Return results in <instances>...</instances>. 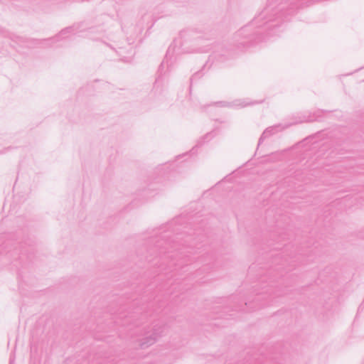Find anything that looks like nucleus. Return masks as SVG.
Segmentation results:
<instances>
[{
  "label": "nucleus",
  "mask_w": 364,
  "mask_h": 364,
  "mask_svg": "<svg viewBox=\"0 0 364 364\" xmlns=\"http://www.w3.org/2000/svg\"><path fill=\"white\" fill-rule=\"evenodd\" d=\"M173 223L159 228V232L150 239L149 245H153V247L148 250L149 256L159 253L161 260L160 267L164 265L166 259H169L168 268L171 272L177 271L178 268L183 269L188 266L186 263L191 261L188 259L190 257L188 254L193 253V247L191 245L184 247L185 243L195 240L190 233L179 232L181 228H173ZM161 268L165 270V268Z\"/></svg>",
  "instance_id": "obj_1"
},
{
  "label": "nucleus",
  "mask_w": 364,
  "mask_h": 364,
  "mask_svg": "<svg viewBox=\"0 0 364 364\" xmlns=\"http://www.w3.org/2000/svg\"><path fill=\"white\" fill-rule=\"evenodd\" d=\"M182 42H180L183 53H206L210 49L208 39L193 31H183L181 33Z\"/></svg>",
  "instance_id": "obj_2"
},
{
  "label": "nucleus",
  "mask_w": 364,
  "mask_h": 364,
  "mask_svg": "<svg viewBox=\"0 0 364 364\" xmlns=\"http://www.w3.org/2000/svg\"><path fill=\"white\" fill-rule=\"evenodd\" d=\"M166 326L162 321H156L154 323L151 329L145 331L143 338L141 339L140 346L141 348H146L154 344L158 338L161 337L166 331Z\"/></svg>",
  "instance_id": "obj_3"
},
{
  "label": "nucleus",
  "mask_w": 364,
  "mask_h": 364,
  "mask_svg": "<svg viewBox=\"0 0 364 364\" xmlns=\"http://www.w3.org/2000/svg\"><path fill=\"white\" fill-rule=\"evenodd\" d=\"M273 281H270L269 284L262 289H265L262 291L257 292V297L255 299L256 302H260L262 300L267 299V297H271L272 299L275 297L280 296L287 294V292L282 289V287L274 285Z\"/></svg>",
  "instance_id": "obj_4"
},
{
  "label": "nucleus",
  "mask_w": 364,
  "mask_h": 364,
  "mask_svg": "<svg viewBox=\"0 0 364 364\" xmlns=\"http://www.w3.org/2000/svg\"><path fill=\"white\" fill-rule=\"evenodd\" d=\"M81 26H82V23H77V24H74L71 26L66 27V28L62 29L60 31V32L55 36L50 38L45 39V40L42 41V42L41 43H42L43 45V46H51V45L53 43H55L59 41L60 40L63 39V38L66 34H68V33L76 34L78 32L82 31V29H81Z\"/></svg>",
  "instance_id": "obj_5"
},
{
  "label": "nucleus",
  "mask_w": 364,
  "mask_h": 364,
  "mask_svg": "<svg viewBox=\"0 0 364 364\" xmlns=\"http://www.w3.org/2000/svg\"><path fill=\"white\" fill-rule=\"evenodd\" d=\"M311 119H300L299 122H293L289 124H285L284 125L282 124H277L272 127H269L267 128L263 133L262 134L260 138L259 139L258 141V146L262 144V142L267 138L269 137L270 136L274 134L275 133L282 131L284 129H287L292 125L297 124L299 123H303V122H309L311 121Z\"/></svg>",
  "instance_id": "obj_6"
},
{
  "label": "nucleus",
  "mask_w": 364,
  "mask_h": 364,
  "mask_svg": "<svg viewBox=\"0 0 364 364\" xmlns=\"http://www.w3.org/2000/svg\"><path fill=\"white\" fill-rule=\"evenodd\" d=\"M119 50H116L117 53L119 56L122 57V60L125 63L131 62L134 50L131 46V43H128L127 48L118 47Z\"/></svg>",
  "instance_id": "obj_7"
},
{
  "label": "nucleus",
  "mask_w": 364,
  "mask_h": 364,
  "mask_svg": "<svg viewBox=\"0 0 364 364\" xmlns=\"http://www.w3.org/2000/svg\"><path fill=\"white\" fill-rule=\"evenodd\" d=\"M176 43H177V41H174L173 43H171L170 45V46L168 47V50H167V52H166V56L164 59V60L162 61V63H161L160 66H159V71L161 72L162 70V69H164V65L165 63L167 64V66L169 67L170 65L168 63V61L171 60V58H173L176 50H175V48H176Z\"/></svg>",
  "instance_id": "obj_8"
},
{
  "label": "nucleus",
  "mask_w": 364,
  "mask_h": 364,
  "mask_svg": "<svg viewBox=\"0 0 364 364\" xmlns=\"http://www.w3.org/2000/svg\"><path fill=\"white\" fill-rule=\"evenodd\" d=\"M215 104L220 105V107H244L249 105V103L245 102L242 100H235L231 102H225V101H220L215 102Z\"/></svg>",
  "instance_id": "obj_9"
},
{
  "label": "nucleus",
  "mask_w": 364,
  "mask_h": 364,
  "mask_svg": "<svg viewBox=\"0 0 364 364\" xmlns=\"http://www.w3.org/2000/svg\"><path fill=\"white\" fill-rule=\"evenodd\" d=\"M4 36L9 38L10 39H11L14 41L21 42V41H22L21 37L16 36L15 34H13V33H10L7 31H4Z\"/></svg>",
  "instance_id": "obj_10"
},
{
  "label": "nucleus",
  "mask_w": 364,
  "mask_h": 364,
  "mask_svg": "<svg viewBox=\"0 0 364 364\" xmlns=\"http://www.w3.org/2000/svg\"><path fill=\"white\" fill-rule=\"evenodd\" d=\"M314 115H316L315 117H311V116H300L294 122H299L300 119H311V121H309L308 122H313L314 120H316L318 117L319 115H316V113H314Z\"/></svg>",
  "instance_id": "obj_11"
},
{
  "label": "nucleus",
  "mask_w": 364,
  "mask_h": 364,
  "mask_svg": "<svg viewBox=\"0 0 364 364\" xmlns=\"http://www.w3.org/2000/svg\"><path fill=\"white\" fill-rule=\"evenodd\" d=\"M212 137H213V134L212 132L206 134L203 138L200 139L198 143V146H201L205 142V139L210 140Z\"/></svg>",
  "instance_id": "obj_12"
},
{
  "label": "nucleus",
  "mask_w": 364,
  "mask_h": 364,
  "mask_svg": "<svg viewBox=\"0 0 364 364\" xmlns=\"http://www.w3.org/2000/svg\"><path fill=\"white\" fill-rule=\"evenodd\" d=\"M203 69H204V68H203V69L195 73L192 75V77L191 78V82H192L193 80L200 79L203 75Z\"/></svg>",
  "instance_id": "obj_13"
},
{
  "label": "nucleus",
  "mask_w": 364,
  "mask_h": 364,
  "mask_svg": "<svg viewBox=\"0 0 364 364\" xmlns=\"http://www.w3.org/2000/svg\"><path fill=\"white\" fill-rule=\"evenodd\" d=\"M8 244L5 245H0V255L2 253V250H4L6 248H7Z\"/></svg>",
  "instance_id": "obj_14"
},
{
  "label": "nucleus",
  "mask_w": 364,
  "mask_h": 364,
  "mask_svg": "<svg viewBox=\"0 0 364 364\" xmlns=\"http://www.w3.org/2000/svg\"><path fill=\"white\" fill-rule=\"evenodd\" d=\"M107 46H109V43H107ZM110 47H111L112 49H113V50H114L116 51V50H119L118 47H119V46L118 45H116L115 47H112V46H110Z\"/></svg>",
  "instance_id": "obj_15"
},
{
  "label": "nucleus",
  "mask_w": 364,
  "mask_h": 364,
  "mask_svg": "<svg viewBox=\"0 0 364 364\" xmlns=\"http://www.w3.org/2000/svg\"><path fill=\"white\" fill-rule=\"evenodd\" d=\"M20 252L21 255L24 254L25 251L23 250V248H21V250H20Z\"/></svg>",
  "instance_id": "obj_16"
},
{
  "label": "nucleus",
  "mask_w": 364,
  "mask_h": 364,
  "mask_svg": "<svg viewBox=\"0 0 364 364\" xmlns=\"http://www.w3.org/2000/svg\"><path fill=\"white\" fill-rule=\"evenodd\" d=\"M318 112H319V113H320V112H322V113H323V112H328V111H326V110H320V111H318Z\"/></svg>",
  "instance_id": "obj_17"
},
{
  "label": "nucleus",
  "mask_w": 364,
  "mask_h": 364,
  "mask_svg": "<svg viewBox=\"0 0 364 364\" xmlns=\"http://www.w3.org/2000/svg\"><path fill=\"white\" fill-rule=\"evenodd\" d=\"M146 259L148 260L149 262H151L153 260L152 259H149L148 257H146Z\"/></svg>",
  "instance_id": "obj_18"
},
{
  "label": "nucleus",
  "mask_w": 364,
  "mask_h": 364,
  "mask_svg": "<svg viewBox=\"0 0 364 364\" xmlns=\"http://www.w3.org/2000/svg\"><path fill=\"white\" fill-rule=\"evenodd\" d=\"M159 80H160V79H159V77H158V78L156 80L155 83H158V82H159Z\"/></svg>",
  "instance_id": "obj_19"
},
{
  "label": "nucleus",
  "mask_w": 364,
  "mask_h": 364,
  "mask_svg": "<svg viewBox=\"0 0 364 364\" xmlns=\"http://www.w3.org/2000/svg\"><path fill=\"white\" fill-rule=\"evenodd\" d=\"M11 251V250L10 249H9V250H6V254H7V253H9V252H10Z\"/></svg>",
  "instance_id": "obj_20"
},
{
  "label": "nucleus",
  "mask_w": 364,
  "mask_h": 364,
  "mask_svg": "<svg viewBox=\"0 0 364 364\" xmlns=\"http://www.w3.org/2000/svg\"><path fill=\"white\" fill-rule=\"evenodd\" d=\"M264 306V304H259V306Z\"/></svg>",
  "instance_id": "obj_21"
}]
</instances>
